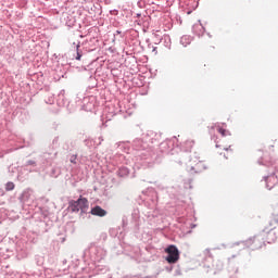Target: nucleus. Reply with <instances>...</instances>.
<instances>
[{"label":"nucleus","mask_w":278,"mask_h":278,"mask_svg":"<svg viewBox=\"0 0 278 278\" xmlns=\"http://www.w3.org/2000/svg\"><path fill=\"white\" fill-rule=\"evenodd\" d=\"M151 136H153V132L148 134L143 138H136L132 141V149L137 151L135 155V169L151 168L153 164L162 162V155L149 149V143L153 144V137Z\"/></svg>","instance_id":"nucleus-1"},{"label":"nucleus","mask_w":278,"mask_h":278,"mask_svg":"<svg viewBox=\"0 0 278 278\" xmlns=\"http://www.w3.org/2000/svg\"><path fill=\"white\" fill-rule=\"evenodd\" d=\"M72 47L76 51V54L74 55L75 60L81 62V60L88 58L89 53L97 51V49L101 47V41L97 37H89L83 41L77 40L76 42H73Z\"/></svg>","instance_id":"nucleus-2"},{"label":"nucleus","mask_w":278,"mask_h":278,"mask_svg":"<svg viewBox=\"0 0 278 278\" xmlns=\"http://www.w3.org/2000/svg\"><path fill=\"white\" fill-rule=\"evenodd\" d=\"M257 164L260 166H274L275 172H273L271 174L264 176L263 180L265 181V188L267 190H273L274 187L276 186V184H278V160L273 161V157H266V156H261L257 160Z\"/></svg>","instance_id":"nucleus-3"},{"label":"nucleus","mask_w":278,"mask_h":278,"mask_svg":"<svg viewBox=\"0 0 278 278\" xmlns=\"http://www.w3.org/2000/svg\"><path fill=\"white\" fill-rule=\"evenodd\" d=\"M24 223H31L38 233H47L51 227H53V219L47 217H36L34 215L31 219H24Z\"/></svg>","instance_id":"nucleus-4"},{"label":"nucleus","mask_w":278,"mask_h":278,"mask_svg":"<svg viewBox=\"0 0 278 278\" xmlns=\"http://www.w3.org/2000/svg\"><path fill=\"white\" fill-rule=\"evenodd\" d=\"M88 207H90L88 198L81 195L77 200H72L68 202V210L71 212H79L80 210L81 218H86V216H88Z\"/></svg>","instance_id":"nucleus-5"},{"label":"nucleus","mask_w":278,"mask_h":278,"mask_svg":"<svg viewBox=\"0 0 278 278\" xmlns=\"http://www.w3.org/2000/svg\"><path fill=\"white\" fill-rule=\"evenodd\" d=\"M85 257H89L92 262H101L105 260L108 252L100 245L91 243L84 252Z\"/></svg>","instance_id":"nucleus-6"},{"label":"nucleus","mask_w":278,"mask_h":278,"mask_svg":"<svg viewBox=\"0 0 278 278\" xmlns=\"http://www.w3.org/2000/svg\"><path fill=\"white\" fill-rule=\"evenodd\" d=\"M76 103H78L85 112H94V108H97V97L87 96L81 99V96L77 94Z\"/></svg>","instance_id":"nucleus-7"},{"label":"nucleus","mask_w":278,"mask_h":278,"mask_svg":"<svg viewBox=\"0 0 278 278\" xmlns=\"http://www.w3.org/2000/svg\"><path fill=\"white\" fill-rule=\"evenodd\" d=\"M42 205L39 206V212L41 213V218H54L53 207H55V203L49 201L47 198H41Z\"/></svg>","instance_id":"nucleus-8"},{"label":"nucleus","mask_w":278,"mask_h":278,"mask_svg":"<svg viewBox=\"0 0 278 278\" xmlns=\"http://www.w3.org/2000/svg\"><path fill=\"white\" fill-rule=\"evenodd\" d=\"M192 147H194V140H187L184 143L182 151L180 152V160L178 161V164H180V166L182 164H188V162L191 161L190 151H192Z\"/></svg>","instance_id":"nucleus-9"},{"label":"nucleus","mask_w":278,"mask_h":278,"mask_svg":"<svg viewBox=\"0 0 278 278\" xmlns=\"http://www.w3.org/2000/svg\"><path fill=\"white\" fill-rule=\"evenodd\" d=\"M165 253L167 254L165 256L167 264H177V262H179V248H177V245L169 244L165 249Z\"/></svg>","instance_id":"nucleus-10"},{"label":"nucleus","mask_w":278,"mask_h":278,"mask_svg":"<svg viewBox=\"0 0 278 278\" xmlns=\"http://www.w3.org/2000/svg\"><path fill=\"white\" fill-rule=\"evenodd\" d=\"M175 140H177V137L166 139L165 141L161 142L159 146L161 153L164 155H173V151H175Z\"/></svg>","instance_id":"nucleus-11"},{"label":"nucleus","mask_w":278,"mask_h":278,"mask_svg":"<svg viewBox=\"0 0 278 278\" xmlns=\"http://www.w3.org/2000/svg\"><path fill=\"white\" fill-rule=\"evenodd\" d=\"M122 253L125 255H128V257H131V260H136L137 257H140V248L138 245H131L127 243L122 244Z\"/></svg>","instance_id":"nucleus-12"},{"label":"nucleus","mask_w":278,"mask_h":278,"mask_svg":"<svg viewBox=\"0 0 278 278\" xmlns=\"http://www.w3.org/2000/svg\"><path fill=\"white\" fill-rule=\"evenodd\" d=\"M68 63H64V56L60 58L58 60V65L55 68V79H62L64 77H66V73L68 71Z\"/></svg>","instance_id":"nucleus-13"},{"label":"nucleus","mask_w":278,"mask_h":278,"mask_svg":"<svg viewBox=\"0 0 278 278\" xmlns=\"http://www.w3.org/2000/svg\"><path fill=\"white\" fill-rule=\"evenodd\" d=\"M55 101H56V105L59 108H66V110H68V112L72 111V109H71V101L66 97V90L62 89L59 92V94L56 96Z\"/></svg>","instance_id":"nucleus-14"},{"label":"nucleus","mask_w":278,"mask_h":278,"mask_svg":"<svg viewBox=\"0 0 278 278\" xmlns=\"http://www.w3.org/2000/svg\"><path fill=\"white\" fill-rule=\"evenodd\" d=\"M55 155L56 153H51V152H45L41 155H39L38 162L40 166H42L43 168L47 166H50L53 160H55Z\"/></svg>","instance_id":"nucleus-15"},{"label":"nucleus","mask_w":278,"mask_h":278,"mask_svg":"<svg viewBox=\"0 0 278 278\" xmlns=\"http://www.w3.org/2000/svg\"><path fill=\"white\" fill-rule=\"evenodd\" d=\"M84 10H86L91 16H97L101 14V4L89 2L84 7Z\"/></svg>","instance_id":"nucleus-16"},{"label":"nucleus","mask_w":278,"mask_h":278,"mask_svg":"<svg viewBox=\"0 0 278 278\" xmlns=\"http://www.w3.org/2000/svg\"><path fill=\"white\" fill-rule=\"evenodd\" d=\"M201 266L205 273H210L214 268V257L212 255L205 256L201 262Z\"/></svg>","instance_id":"nucleus-17"},{"label":"nucleus","mask_w":278,"mask_h":278,"mask_svg":"<svg viewBox=\"0 0 278 278\" xmlns=\"http://www.w3.org/2000/svg\"><path fill=\"white\" fill-rule=\"evenodd\" d=\"M87 214H91L92 216H99L100 218H103V216H108V211H105L100 205H96L91 207L90 212H88Z\"/></svg>","instance_id":"nucleus-18"},{"label":"nucleus","mask_w":278,"mask_h":278,"mask_svg":"<svg viewBox=\"0 0 278 278\" xmlns=\"http://www.w3.org/2000/svg\"><path fill=\"white\" fill-rule=\"evenodd\" d=\"M17 199L23 205H29L31 199V191L24 190L22 193H20Z\"/></svg>","instance_id":"nucleus-19"},{"label":"nucleus","mask_w":278,"mask_h":278,"mask_svg":"<svg viewBox=\"0 0 278 278\" xmlns=\"http://www.w3.org/2000/svg\"><path fill=\"white\" fill-rule=\"evenodd\" d=\"M192 33L195 36H199V38H201V36L205 34V26H203V24L201 23V20H199L197 24L192 25Z\"/></svg>","instance_id":"nucleus-20"},{"label":"nucleus","mask_w":278,"mask_h":278,"mask_svg":"<svg viewBox=\"0 0 278 278\" xmlns=\"http://www.w3.org/2000/svg\"><path fill=\"white\" fill-rule=\"evenodd\" d=\"M110 235L113 237V238H117L121 242V240H124L125 239V232H123V228L122 227H118L117 229H111L110 230Z\"/></svg>","instance_id":"nucleus-21"},{"label":"nucleus","mask_w":278,"mask_h":278,"mask_svg":"<svg viewBox=\"0 0 278 278\" xmlns=\"http://www.w3.org/2000/svg\"><path fill=\"white\" fill-rule=\"evenodd\" d=\"M129 168L126 166H121L117 170H116V175L117 177H121L122 179H126V177H129Z\"/></svg>","instance_id":"nucleus-22"},{"label":"nucleus","mask_w":278,"mask_h":278,"mask_svg":"<svg viewBox=\"0 0 278 278\" xmlns=\"http://www.w3.org/2000/svg\"><path fill=\"white\" fill-rule=\"evenodd\" d=\"M255 238H257V236H254V237H250L249 239L244 240V241H239L237 242L236 244L239 245V244H243V247L245 249H249V247H253V243H255Z\"/></svg>","instance_id":"nucleus-23"},{"label":"nucleus","mask_w":278,"mask_h":278,"mask_svg":"<svg viewBox=\"0 0 278 278\" xmlns=\"http://www.w3.org/2000/svg\"><path fill=\"white\" fill-rule=\"evenodd\" d=\"M275 225H278V206L274 210L269 222L270 227H275Z\"/></svg>","instance_id":"nucleus-24"},{"label":"nucleus","mask_w":278,"mask_h":278,"mask_svg":"<svg viewBox=\"0 0 278 278\" xmlns=\"http://www.w3.org/2000/svg\"><path fill=\"white\" fill-rule=\"evenodd\" d=\"M273 242H277V235L271 228L269 231H267V244H273Z\"/></svg>","instance_id":"nucleus-25"},{"label":"nucleus","mask_w":278,"mask_h":278,"mask_svg":"<svg viewBox=\"0 0 278 278\" xmlns=\"http://www.w3.org/2000/svg\"><path fill=\"white\" fill-rule=\"evenodd\" d=\"M34 262L36 266H45V255L37 254L34 256Z\"/></svg>","instance_id":"nucleus-26"},{"label":"nucleus","mask_w":278,"mask_h":278,"mask_svg":"<svg viewBox=\"0 0 278 278\" xmlns=\"http://www.w3.org/2000/svg\"><path fill=\"white\" fill-rule=\"evenodd\" d=\"M192 42V36L190 35H185L180 38V45H182V47H188V45H190Z\"/></svg>","instance_id":"nucleus-27"},{"label":"nucleus","mask_w":278,"mask_h":278,"mask_svg":"<svg viewBox=\"0 0 278 278\" xmlns=\"http://www.w3.org/2000/svg\"><path fill=\"white\" fill-rule=\"evenodd\" d=\"M88 88L89 90H94V88H97L99 81H97V78L94 76H90L89 79H88Z\"/></svg>","instance_id":"nucleus-28"},{"label":"nucleus","mask_w":278,"mask_h":278,"mask_svg":"<svg viewBox=\"0 0 278 278\" xmlns=\"http://www.w3.org/2000/svg\"><path fill=\"white\" fill-rule=\"evenodd\" d=\"M16 253H17V258L18 260H23L25 257H27V250H23V248L21 247H16Z\"/></svg>","instance_id":"nucleus-29"},{"label":"nucleus","mask_w":278,"mask_h":278,"mask_svg":"<svg viewBox=\"0 0 278 278\" xmlns=\"http://www.w3.org/2000/svg\"><path fill=\"white\" fill-rule=\"evenodd\" d=\"M62 174V169H60V167H52L50 169V177H53L54 179H56V177H60V175Z\"/></svg>","instance_id":"nucleus-30"},{"label":"nucleus","mask_w":278,"mask_h":278,"mask_svg":"<svg viewBox=\"0 0 278 278\" xmlns=\"http://www.w3.org/2000/svg\"><path fill=\"white\" fill-rule=\"evenodd\" d=\"M159 42H164L166 49H170V36H164L163 38L159 39Z\"/></svg>","instance_id":"nucleus-31"},{"label":"nucleus","mask_w":278,"mask_h":278,"mask_svg":"<svg viewBox=\"0 0 278 278\" xmlns=\"http://www.w3.org/2000/svg\"><path fill=\"white\" fill-rule=\"evenodd\" d=\"M84 144L88 149H92V147H94V144H97V141H94V139H85Z\"/></svg>","instance_id":"nucleus-32"},{"label":"nucleus","mask_w":278,"mask_h":278,"mask_svg":"<svg viewBox=\"0 0 278 278\" xmlns=\"http://www.w3.org/2000/svg\"><path fill=\"white\" fill-rule=\"evenodd\" d=\"M195 168L197 170L194 173H203V170H207V165L200 162L195 165Z\"/></svg>","instance_id":"nucleus-33"},{"label":"nucleus","mask_w":278,"mask_h":278,"mask_svg":"<svg viewBox=\"0 0 278 278\" xmlns=\"http://www.w3.org/2000/svg\"><path fill=\"white\" fill-rule=\"evenodd\" d=\"M217 131H218V134H220V136H223V138H225V136H231L230 131H228L227 129H225L220 126H218Z\"/></svg>","instance_id":"nucleus-34"},{"label":"nucleus","mask_w":278,"mask_h":278,"mask_svg":"<svg viewBox=\"0 0 278 278\" xmlns=\"http://www.w3.org/2000/svg\"><path fill=\"white\" fill-rule=\"evenodd\" d=\"M24 166H33V168H36L38 166V163L34 160H28L25 162Z\"/></svg>","instance_id":"nucleus-35"},{"label":"nucleus","mask_w":278,"mask_h":278,"mask_svg":"<svg viewBox=\"0 0 278 278\" xmlns=\"http://www.w3.org/2000/svg\"><path fill=\"white\" fill-rule=\"evenodd\" d=\"M14 188H15L14 182L9 181V182L5 184V190H7V192H10V191L14 190Z\"/></svg>","instance_id":"nucleus-36"},{"label":"nucleus","mask_w":278,"mask_h":278,"mask_svg":"<svg viewBox=\"0 0 278 278\" xmlns=\"http://www.w3.org/2000/svg\"><path fill=\"white\" fill-rule=\"evenodd\" d=\"M46 103L48 105H53V103H55V96L52 94V96L48 97V99H46Z\"/></svg>","instance_id":"nucleus-37"},{"label":"nucleus","mask_w":278,"mask_h":278,"mask_svg":"<svg viewBox=\"0 0 278 278\" xmlns=\"http://www.w3.org/2000/svg\"><path fill=\"white\" fill-rule=\"evenodd\" d=\"M151 201H152V204H153V205H157V193H156V192H153V193H152V199H151Z\"/></svg>","instance_id":"nucleus-38"},{"label":"nucleus","mask_w":278,"mask_h":278,"mask_svg":"<svg viewBox=\"0 0 278 278\" xmlns=\"http://www.w3.org/2000/svg\"><path fill=\"white\" fill-rule=\"evenodd\" d=\"M70 162H71L72 164H77V154L71 155Z\"/></svg>","instance_id":"nucleus-39"},{"label":"nucleus","mask_w":278,"mask_h":278,"mask_svg":"<svg viewBox=\"0 0 278 278\" xmlns=\"http://www.w3.org/2000/svg\"><path fill=\"white\" fill-rule=\"evenodd\" d=\"M116 36H119V38H125V33L121 31V30H116L114 33V38H116Z\"/></svg>","instance_id":"nucleus-40"},{"label":"nucleus","mask_w":278,"mask_h":278,"mask_svg":"<svg viewBox=\"0 0 278 278\" xmlns=\"http://www.w3.org/2000/svg\"><path fill=\"white\" fill-rule=\"evenodd\" d=\"M122 225H123L122 231H125V228H126V226H127V217H123V219H122Z\"/></svg>","instance_id":"nucleus-41"},{"label":"nucleus","mask_w":278,"mask_h":278,"mask_svg":"<svg viewBox=\"0 0 278 278\" xmlns=\"http://www.w3.org/2000/svg\"><path fill=\"white\" fill-rule=\"evenodd\" d=\"M185 188H189V190H192V179H189L188 182L185 184Z\"/></svg>","instance_id":"nucleus-42"},{"label":"nucleus","mask_w":278,"mask_h":278,"mask_svg":"<svg viewBox=\"0 0 278 278\" xmlns=\"http://www.w3.org/2000/svg\"><path fill=\"white\" fill-rule=\"evenodd\" d=\"M100 240H102L103 242H105V240H108V233L106 232H102L100 235Z\"/></svg>","instance_id":"nucleus-43"},{"label":"nucleus","mask_w":278,"mask_h":278,"mask_svg":"<svg viewBox=\"0 0 278 278\" xmlns=\"http://www.w3.org/2000/svg\"><path fill=\"white\" fill-rule=\"evenodd\" d=\"M110 14L112 15V16H118V10H111L110 11Z\"/></svg>","instance_id":"nucleus-44"},{"label":"nucleus","mask_w":278,"mask_h":278,"mask_svg":"<svg viewBox=\"0 0 278 278\" xmlns=\"http://www.w3.org/2000/svg\"><path fill=\"white\" fill-rule=\"evenodd\" d=\"M197 170V165L195 166H191L189 169V173H191V175H194Z\"/></svg>","instance_id":"nucleus-45"},{"label":"nucleus","mask_w":278,"mask_h":278,"mask_svg":"<svg viewBox=\"0 0 278 278\" xmlns=\"http://www.w3.org/2000/svg\"><path fill=\"white\" fill-rule=\"evenodd\" d=\"M111 181L113 184V186H118V180L116 178H111Z\"/></svg>","instance_id":"nucleus-46"},{"label":"nucleus","mask_w":278,"mask_h":278,"mask_svg":"<svg viewBox=\"0 0 278 278\" xmlns=\"http://www.w3.org/2000/svg\"><path fill=\"white\" fill-rule=\"evenodd\" d=\"M152 53H154V55H157V47H152Z\"/></svg>","instance_id":"nucleus-47"},{"label":"nucleus","mask_w":278,"mask_h":278,"mask_svg":"<svg viewBox=\"0 0 278 278\" xmlns=\"http://www.w3.org/2000/svg\"><path fill=\"white\" fill-rule=\"evenodd\" d=\"M165 268H166L167 273H172L173 271V265H169V266H167Z\"/></svg>","instance_id":"nucleus-48"},{"label":"nucleus","mask_w":278,"mask_h":278,"mask_svg":"<svg viewBox=\"0 0 278 278\" xmlns=\"http://www.w3.org/2000/svg\"><path fill=\"white\" fill-rule=\"evenodd\" d=\"M99 142L97 143V147H99L103 142V137L98 138Z\"/></svg>","instance_id":"nucleus-49"},{"label":"nucleus","mask_w":278,"mask_h":278,"mask_svg":"<svg viewBox=\"0 0 278 278\" xmlns=\"http://www.w3.org/2000/svg\"><path fill=\"white\" fill-rule=\"evenodd\" d=\"M73 227V223H67L66 226H65V230Z\"/></svg>","instance_id":"nucleus-50"},{"label":"nucleus","mask_w":278,"mask_h":278,"mask_svg":"<svg viewBox=\"0 0 278 278\" xmlns=\"http://www.w3.org/2000/svg\"><path fill=\"white\" fill-rule=\"evenodd\" d=\"M142 16V13H136L135 18H140Z\"/></svg>","instance_id":"nucleus-51"},{"label":"nucleus","mask_w":278,"mask_h":278,"mask_svg":"<svg viewBox=\"0 0 278 278\" xmlns=\"http://www.w3.org/2000/svg\"><path fill=\"white\" fill-rule=\"evenodd\" d=\"M212 140H214V141L216 142V140H218V137H217L216 135H214V136L212 137Z\"/></svg>","instance_id":"nucleus-52"},{"label":"nucleus","mask_w":278,"mask_h":278,"mask_svg":"<svg viewBox=\"0 0 278 278\" xmlns=\"http://www.w3.org/2000/svg\"><path fill=\"white\" fill-rule=\"evenodd\" d=\"M67 27H73V24L71 22H66Z\"/></svg>","instance_id":"nucleus-53"},{"label":"nucleus","mask_w":278,"mask_h":278,"mask_svg":"<svg viewBox=\"0 0 278 278\" xmlns=\"http://www.w3.org/2000/svg\"><path fill=\"white\" fill-rule=\"evenodd\" d=\"M224 151H231V146L229 148H224Z\"/></svg>","instance_id":"nucleus-54"},{"label":"nucleus","mask_w":278,"mask_h":278,"mask_svg":"<svg viewBox=\"0 0 278 278\" xmlns=\"http://www.w3.org/2000/svg\"><path fill=\"white\" fill-rule=\"evenodd\" d=\"M148 49H153V46L151 43H148Z\"/></svg>","instance_id":"nucleus-55"},{"label":"nucleus","mask_w":278,"mask_h":278,"mask_svg":"<svg viewBox=\"0 0 278 278\" xmlns=\"http://www.w3.org/2000/svg\"><path fill=\"white\" fill-rule=\"evenodd\" d=\"M61 242H66V237H63V238L61 239Z\"/></svg>","instance_id":"nucleus-56"},{"label":"nucleus","mask_w":278,"mask_h":278,"mask_svg":"<svg viewBox=\"0 0 278 278\" xmlns=\"http://www.w3.org/2000/svg\"><path fill=\"white\" fill-rule=\"evenodd\" d=\"M79 38H88V36L79 35Z\"/></svg>","instance_id":"nucleus-57"},{"label":"nucleus","mask_w":278,"mask_h":278,"mask_svg":"<svg viewBox=\"0 0 278 278\" xmlns=\"http://www.w3.org/2000/svg\"><path fill=\"white\" fill-rule=\"evenodd\" d=\"M176 275H181V271L180 270H176Z\"/></svg>","instance_id":"nucleus-58"},{"label":"nucleus","mask_w":278,"mask_h":278,"mask_svg":"<svg viewBox=\"0 0 278 278\" xmlns=\"http://www.w3.org/2000/svg\"><path fill=\"white\" fill-rule=\"evenodd\" d=\"M206 36H208V38H212V34L210 33H206Z\"/></svg>","instance_id":"nucleus-59"},{"label":"nucleus","mask_w":278,"mask_h":278,"mask_svg":"<svg viewBox=\"0 0 278 278\" xmlns=\"http://www.w3.org/2000/svg\"><path fill=\"white\" fill-rule=\"evenodd\" d=\"M138 5H139V8H142V2L139 1V2H138Z\"/></svg>","instance_id":"nucleus-60"},{"label":"nucleus","mask_w":278,"mask_h":278,"mask_svg":"<svg viewBox=\"0 0 278 278\" xmlns=\"http://www.w3.org/2000/svg\"><path fill=\"white\" fill-rule=\"evenodd\" d=\"M254 249H262V244H260L258 247H255Z\"/></svg>","instance_id":"nucleus-61"},{"label":"nucleus","mask_w":278,"mask_h":278,"mask_svg":"<svg viewBox=\"0 0 278 278\" xmlns=\"http://www.w3.org/2000/svg\"><path fill=\"white\" fill-rule=\"evenodd\" d=\"M215 147H216V149H218V148H220V144L216 143V146H215Z\"/></svg>","instance_id":"nucleus-62"},{"label":"nucleus","mask_w":278,"mask_h":278,"mask_svg":"<svg viewBox=\"0 0 278 278\" xmlns=\"http://www.w3.org/2000/svg\"><path fill=\"white\" fill-rule=\"evenodd\" d=\"M122 160H125V155H121Z\"/></svg>","instance_id":"nucleus-63"},{"label":"nucleus","mask_w":278,"mask_h":278,"mask_svg":"<svg viewBox=\"0 0 278 278\" xmlns=\"http://www.w3.org/2000/svg\"><path fill=\"white\" fill-rule=\"evenodd\" d=\"M63 264H66V260L63 261Z\"/></svg>","instance_id":"nucleus-64"}]
</instances>
